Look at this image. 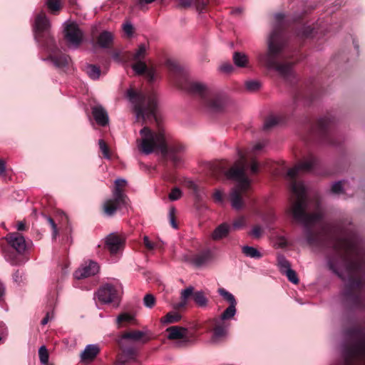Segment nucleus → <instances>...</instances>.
<instances>
[{
    "label": "nucleus",
    "instance_id": "ea45409f",
    "mask_svg": "<svg viewBox=\"0 0 365 365\" xmlns=\"http://www.w3.org/2000/svg\"><path fill=\"white\" fill-rule=\"evenodd\" d=\"M12 279L14 282L17 284L19 286H21L25 284L26 276L23 271L16 269L12 274Z\"/></svg>",
    "mask_w": 365,
    "mask_h": 365
},
{
    "label": "nucleus",
    "instance_id": "4468645a",
    "mask_svg": "<svg viewBox=\"0 0 365 365\" xmlns=\"http://www.w3.org/2000/svg\"><path fill=\"white\" fill-rule=\"evenodd\" d=\"M219 294L230 304L220 315V320L228 321L234 318L237 313V300L235 296L224 288L218 289Z\"/></svg>",
    "mask_w": 365,
    "mask_h": 365
},
{
    "label": "nucleus",
    "instance_id": "423d86ee",
    "mask_svg": "<svg viewBox=\"0 0 365 365\" xmlns=\"http://www.w3.org/2000/svg\"><path fill=\"white\" fill-rule=\"evenodd\" d=\"M33 32L35 40L39 46L48 53L44 61H50L58 68L64 69L68 66L70 57L60 51L51 33V24H34Z\"/></svg>",
    "mask_w": 365,
    "mask_h": 365
},
{
    "label": "nucleus",
    "instance_id": "f8f14e48",
    "mask_svg": "<svg viewBox=\"0 0 365 365\" xmlns=\"http://www.w3.org/2000/svg\"><path fill=\"white\" fill-rule=\"evenodd\" d=\"M96 27L93 26L91 30V39L90 43L93 46H98L101 48L109 50L113 43V34L106 30L101 31L98 35H96Z\"/></svg>",
    "mask_w": 365,
    "mask_h": 365
},
{
    "label": "nucleus",
    "instance_id": "37998d69",
    "mask_svg": "<svg viewBox=\"0 0 365 365\" xmlns=\"http://www.w3.org/2000/svg\"><path fill=\"white\" fill-rule=\"evenodd\" d=\"M39 360L41 364L48 363L49 355L48 350L45 346H41L38 349Z\"/></svg>",
    "mask_w": 365,
    "mask_h": 365
},
{
    "label": "nucleus",
    "instance_id": "f3484780",
    "mask_svg": "<svg viewBox=\"0 0 365 365\" xmlns=\"http://www.w3.org/2000/svg\"><path fill=\"white\" fill-rule=\"evenodd\" d=\"M99 271V265L94 261H89L88 263H86L85 265L78 269L74 272V277L77 279L86 278L91 276H93L97 274Z\"/></svg>",
    "mask_w": 365,
    "mask_h": 365
},
{
    "label": "nucleus",
    "instance_id": "603ef678",
    "mask_svg": "<svg viewBox=\"0 0 365 365\" xmlns=\"http://www.w3.org/2000/svg\"><path fill=\"white\" fill-rule=\"evenodd\" d=\"M331 192L335 195H339L344 192V188L342 185V181L335 182L331 188Z\"/></svg>",
    "mask_w": 365,
    "mask_h": 365
},
{
    "label": "nucleus",
    "instance_id": "39448f33",
    "mask_svg": "<svg viewBox=\"0 0 365 365\" xmlns=\"http://www.w3.org/2000/svg\"><path fill=\"white\" fill-rule=\"evenodd\" d=\"M239 160L235 165L227 170V165L220 162L212 165L210 170L213 176L217 178L220 175H225L227 178L237 182V187L234 188L230 193V201L232 207L239 210L243 207L242 192H245L250 187V180L245 172V154L242 150H238Z\"/></svg>",
    "mask_w": 365,
    "mask_h": 365
},
{
    "label": "nucleus",
    "instance_id": "774afa93",
    "mask_svg": "<svg viewBox=\"0 0 365 365\" xmlns=\"http://www.w3.org/2000/svg\"><path fill=\"white\" fill-rule=\"evenodd\" d=\"M26 224L23 221L18 222L16 228L19 231H24L26 230Z\"/></svg>",
    "mask_w": 365,
    "mask_h": 365
},
{
    "label": "nucleus",
    "instance_id": "09e8293b",
    "mask_svg": "<svg viewBox=\"0 0 365 365\" xmlns=\"http://www.w3.org/2000/svg\"><path fill=\"white\" fill-rule=\"evenodd\" d=\"M245 226V219L244 217H240L235 220L231 225L232 230H238L242 229Z\"/></svg>",
    "mask_w": 365,
    "mask_h": 365
},
{
    "label": "nucleus",
    "instance_id": "a878e982",
    "mask_svg": "<svg viewBox=\"0 0 365 365\" xmlns=\"http://www.w3.org/2000/svg\"><path fill=\"white\" fill-rule=\"evenodd\" d=\"M226 321H222L220 319H215V327L213 328L212 338L214 340L225 336L227 333L228 325Z\"/></svg>",
    "mask_w": 365,
    "mask_h": 365
},
{
    "label": "nucleus",
    "instance_id": "bf43d9fd",
    "mask_svg": "<svg viewBox=\"0 0 365 365\" xmlns=\"http://www.w3.org/2000/svg\"><path fill=\"white\" fill-rule=\"evenodd\" d=\"M143 244L145 247L149 250H153L155 248V244L149 240L148 236L143 237Z\"/></svg>",
    "mask_w": 365,
    "mask_h": 365
},
{
    "label": "nucleus",
    "instance_id": "5fc2aeb1",
    "mask_svg": "<svg viewBox=\"0 0 365 365\" xmlns=\"http://www.w3.org/2000/svg\"><path fill=\"white\" fill-rule=\"evenodd\" d=\"M249 234L253 237L258 239L262 236V230L260 226L256 225L252 228Z\"/></svg>",
    "mask_w": 365,
    "mask_h": 365
},
{
    "label": "nucleus",
    "instance_id": "cd10ccee",
    "mask_svg": "<svg viewBox=\"0 0 365 365\" xmlns=\"http://www.w3.org/2000/svg\"><path fill=\"white\" fill-rule=\"evenodd\" d=\"M232 60L234 64L239 68H245L247 66L249 63L248 56L240 51H235L233 53Z\"/></svg>",
    "mask_w": 365,
    "mask_h": 365
},
{
    "label": "nucleus",
    "instance_id": "338daca9",
    "mask_svg": "<svg viewBox=\"0 0 365 365\" xmlns=\"http://www.w3.org/2000/svg\"><path fill=\"white\" fill-rule=\"evenodd\" d=\"M190 187L193 190L195 195L197 198L200 197L198 186L194 182H191Z\"/></svg>",
    "mask_w": 365,
    "mask_h": 365
},
{
    "label": "nucleus",
    "instance_id": "680f3d73",
    "mask_svg": "<svg viewBox=\"0 0 365 365\" xmlns=\"http://www.w3.org/2000/svg\"><path fill=\"white\" fill-rule=\"evenodd\" d=\"M213 198L216 202L222 203L223 202L222 194L220 190H216L214 192Z\"/></svg>",
    "mask_w": 365,
    "mask_h": 365
},
{
    "label": "nucleus",
    "instance_id": "79ce46f5",
    "mask_svg": "<svg viewBox=\"0 0 365 365\" xmlns=\"http://www.w3.org/2000/svg\"><path fill=\"white\" fill-rule=\"evenodd\" d=\"M261 86V83L256 80H250L245 82V88L250 92H255L259 90Z\"/></svg>",
    "mask_w": 365,
    "mask_h": 365
},
{
    "label": "nucleus",
    "instance_id": "bb28decb",
    "mask_svg": "<svg viewBox=\"0 0 365 365\" xmlns=\"http://www.w3.org/2000/svg\"><path fill=\"white\" fill-rule=\"evenodd\" d=\"M297 5V8L294 10L299 9V11H302L303 9H304L307 11L304 13L302 16V17L297 21L300 20L303 18V16L309 12L311 10L314 9L317 7V4L311 1L310 0H296V2H294V5ZM292 21V19L291 20ZM297 20H293V24H295Z\"/></svg>",
    "mask_w": 365,
    "mask_h": 365
},
{
    "label": "nucleus",
    "instance_id": "f03ea898",
    "mask_svg": "<svg viewBox=\"0 0 365 365\" xmlns=\"http://www.w3.org/2000/svg\"><path fill=\"white\" fill-rule=\"evenodd\" d=\"M167 64L176 78L182 77L185 80L182 82L180 79H176L178 86L197 97L200 109L204 112L211 115L222 113L232 103L231 99L225 92L212 90L202 82L185 78L184 70L177 63L168 61Z\"/></svg>",
    "mask_w": 365,
    "mask_h": 365
},
{
    "label": "nucleus",
    "instance_id": "13d9d810",
    "mask_svg": "<svg viewBox=\"0 0 365 365\" xmlns=\"http://www.w3.org/2000/svg\"><path fill=\"white\" fill-rule=\"evenodd\" d=\"M47 220H48V223L51 225V228H52V231H53V233H52L53 238H56V236H57V235H58L57 225H56V224L55 223L54 220H53L51 217H47Z\"/></svg>",
    "mask_w": 365,
    "mask_h": 365
},
{
    "label": "nucleus",
    "instance_id": "7c9ffc66",
    "mask_svg": "<svg viewBox=\"0 0 365 365\" xmlns=\"http://www.w3.org/2000/svg\"><path fill=\"white\" fill-rule=\"evenodd\" d=\"M121 348H122L123 356L125 358V359H123V360L119 359L117 363V365H124V364L128 360L133 359L136 354L135 349L133 346L123 347V346H122Z\"/></svg>",
    "mask_w": 365,
    "mask_h": 365
},
{
    "label": "nucleus",
    "instance_id": "69168bd1",
    "mask_svg": "<svg viewBox=\"0 0 365 365\" xmlns=\"http://www.w3.org/2000/svg\"><path fill=\"white\" fill-rule=\"evenodd\" d=\"M144 74L146 75L149 81L152 82L155 80V73L153 71L147 68V71Z\"/></svg>",
    "mask_w": 365,
    "mask_h": 365
},
{
    "label": "nucleus",
    "instance_id": "c03bdc74",
    "mask_svg": "<svg viewBox=\"0 0 365 365\" xmlns=\"http://www.w3.org/2000/svg\"><path fill=\"white\" fill-rule=\"evenodd\" d=\"M283 274H285L288 279V280L294 284H297L299 283V278L297 275V273L296 272L292 269V268L289 269H285L284 270V272L283 273Z\"/></svg>",
    "mask_w": 365,
    "mask_h": 365
},
{
    "label": "nucleus",
    "instance_id": "f257e3e1",
    "mask_svg": "<svg viewBox=\"0 0 365 365\" xmlns=\"http://www.w3.org/2000/svg\"><path fill=\"white\" fill-rule=\"evenodd\" d=\"M275 24L267 35L266 48L256 54L258 63L269 71H276L291 87L293 103L302 102L309 106L322 93L321 82L312 78L300 83L293 70L294 62L289 59L297 56L303 38L313 36L314 29L309 24Z\"/></svg>",
    "mask_w": 365,
    "mask_h": 365
},
{
    "label": "nucleus",
    "instance_id": "052dcab7",
    "mask_svg": "<svg viewBox=\"0 0 365 365\" xmlns=\"http://www.w3.org/2000/svg\"><path fill=\"white\" fill-rule=\"evenodd\" d=\"M192 0H179L178 6L183 9L191 6Z\"/></svg>",
    "mask_w": 365,
    "mask_h": 365
},
{
    "label": "nucleus",
    "instance_id": "2eb2a0df",
    "mask_svg": "<svg viewBox=\"0 0 365 365\" xmlns=\"http://www.w3.org/2000/svg\"><path fill=\"white\" fill-rule=\"evenodd\" d=\"M63 34L66 41L75 48H78L83 40V33L78 24H65Z\"/></svg>",
    "mask_w": 365,
    "mask_h": 365
},
{
    "label": "nucleus",
    "instance_id": "0e129e2a",
    "mask_svg": "<svg viewBox=\"0 0 365 365\" xmlns=\"http://www.w3.org/2000/svg\"><path fill=\"white\" fill-rule=\"evenodd\" d=\"M250 170L252 173L256 174L259 171V164L256 161H253L250 165Z\"/></svg>",
    "mask_w": 365,
    "mask_h": 365
},
{
    "label": "nucleus",
    "instance_id": "b1692460",
    "mask_svg": "<svg viewBox=\"0 0 365 365\" xmlns=\"http://www.w3.org/2000/svg\"><path fill=\"white\" fill-rule=\"evenodd\" d=\"M213 257V252L210 249H206L199 254L192 256V263L196 267H200Z\"/></svg>",
    "mask_w": 365,
    "mask_h": 365
},
{
    "label": "nucleus",
    "instance_id": "4c0bfd02",
    "mask_svg": "<svg viewBox=\"0 0 365 365\" xmlns=\"http://www.w3.org/2000/svg\"><path fill=\"white\" fill-rule=\"evenodd\" d=\"M277 265L279 268L280 272L283 274L285 269L291 268L290 262L286 259L283 255H279L277 256Z\"/></svg>",
    "mask_w": 365,
    "mask_h": 365
},
{
    "label": "nucleus",
    "instance_id": "c756f323",
    "mask_svg": "<svg viewBox=\"0 0 365 365\" xmlns=\"http://www.w3.org/2000/svg\"><path fill=\"white\" fill-rule=\"evenodd\" d=\"M84 71H86L88 76L93 81L99 79L102 73L101 68L98 66L91 63H87L85 66Z\"/></svg>",
    "mask_w": 365,
    "mask_h": 365
},
{
    "label": "nucleus",
    "instance_id": "a211bd4d",
    "mask_svg": "<svg viewBox=\"0 0 365 365\" xmlns=\"http://www.w3.org/2000/svg\"><path fill=\"white\" fill-rule=\"evenodd\" d=\"M307 11L303 9L302 11H299V9L294 10L293 12L290 13H286L283 11L279 12H275L272 14V18L274 21H275V23H284L283 21H286L287 23H289L290 20H297L300 19L304 13H305Z\"/></svg>",
    "mask_w": 365,
    "mask_h": 365
},
{
    "label": "nucleus",
    "instance_id": "c85d7f7f",
    "mask_svg": "<svg viewBox=\"0 0 365 365\" xmlns=\"http://www.w3.org/2000/svg\"><path fill=\"white\" fill-rule=\"evenodd\" d=\"M45 4L50 14L56 15L63 7V0H46Z\"/></svg>",
    "mask_w": 365,
    "mask_h": 365
},
{
    "label": "nucleus",
    "instance_id": "49530a36",
    "mask_svg": "<svg viewBox=\"0 0 365 365\" xmlns=\"http://www.w3.org/2000/svg\"><path fill=\"white\" fill-rule=\"evenodd\" d=\"M182 195V192L179 187H174L171 190L168 195V198L170 201H175L179 200Z\"/></svg>",
    "mask_w": 365,
    "mask_h": 365
},
{
    "label": "nucleus",
    "instance_id": "4d7b16f0",
    "mask_svg": "<svg viewBox=\"0 0 365 365\" xmlns=\"http://www.w3.org/2000/svg\"><path fill=\"white\" fill-rule=\"evenodd\" d=\"M175 207H171L169 211V217H170V222L172 225V227L175 229L178 228V225L175 219Z\"/></svg>",
    "mask_w": 365,
    "mask_h": 365
},
{
    "label": "nucleus",
    "instance_id": "473e14b6",
    "mask_svg": "<svg viewBox=\"0 0 365 365\" xmlns=\"http://www.w3.org/2000/svg\"><path fill=\"white\" fill-rule=\"evenodd\" d=\"M56 298L54 295H52L49 297L48 302V307H49V310L47 311L46 316L43 317V319L41 320V324L42 325H46L50 319L53 317V308H54V304L56 302Z\"/></svg>",
    "mask_w": 365,
    "mask_h": 365
},
{
    "label": "nucleus",
    "instance_id": "f704fd0d",
    "mask_svg": "<svg viewBox=\"0 0 365 365\" xmlns=\"http://www.w3.org/2000/svg\"><path fill=\"white\" fill-rule=\"evenodd\" d=\"M181 314L176 312H168L165 317L161 318L160 322L164 324L178 322L181 319Z\"/></svg>",
    "mask_w": 365,
    "mask_h": 365
},
{
    "label": "nucleus",
    "instance_id": "5701e85b",
    "mask_svg": "<svg viewBox=\"0 0 365 365\" xmlns=\"http://www.w3.org/2000/svg\"><path fill=\"white\" fill-rule=\"evenodd\" d=\"M231 231V225L227 222H222L213 230L211 238L215 241L220 240L227 237Z\"/></svg>",
    "mask_w": 365,
    "mask_h": 365
},
{
    "label": "nucleus",
    "instance_id": "de8ad7c7",
    "mask_svg": "<svg viewBox=\"0 0 365 365\" xmlns=\"http://www.w3.org/2000/svg\"><path fill=\"white\" fill-rule=\"evenodd\" d=\"M143 304L146 307L149 309L153 308L155 304V298L154 295L152 294H145L143 298Z\"/></svg>",
    "mask_w": 365,
    "mask_h": 365
},
{
    "label": "nucleus",
    "instance_id": "0eeeda50",
    "mask_svg": "<svg viewBox=\"0 0 365 365\" xmlns=\"http://www.w3.org/2000/svg\"><path fill=\"white\" fill-rule=\"evenodd\" d=\"M126 98L132 104L137 119L156 120L158 99L155 94H145L129 88L126 91Z\"/></svg>",
    "mask_w": 365,
    "mask_h": 365
},
{
    "label": "nucleus",
    "instance_id": "6ab92c4d",
    "mask_svg": "<svg viewBox=\"0 0 365 365\" xmlns=\"http://www.w3.org/2000/svg\"><path fill=\"white\" fill-rule=\"evenodd\" d=\"M123 340H132L134 341H141L145 344L150 340L149 337H145V333L143 331L135 330L124 332L118 340V344L122 346Z\"/></svg>",
    "mask_w": 365,
    "mask_h": 365
},
{
    "label": "nucleus",
    "instance_id": "9d476101",
    "mask_svg": "<svg viewBox=\"0 0 365 365\" xmlns=\"http://www.w3.org/2000/svg\"><path fill=\"white\" fill-rule=\"evenodd\" d=\"M125 179L118 178L115 180V187L112 197L103 203V212L108 217H112L118 210L125 207L128 203V197L120 188L126 185Z\"/></svg>",
    "mask_w": 365,
    "mask_h": 365
},
{
    "label": "nucleus",
    "instance_id": "1a4fd4ad",
    "mask_svg": "<svg viewBox=\"0 0 365 365\" xmlns=\"http://www.w3.org/2000/svg\"><path fill=\"white\" fill-rule=\"evenodd\" d=\"M6 240L10 247L4 250V258L11 265H21L26 261L24 253L26 245L24 236L19 232L9 233Z\"/></svg>",
    "mask_w": 365,
    "mask_h": 365
},
{
    "label": "nucleus",
    "instance_id": "3c124183",
    "mask_svg": "<svg viewBox=\"0 0 365 365\" xmlns=\"http://www.w3.org/2000/svg\"><path fill=\"white\" fill-rule=\"evenodd\" d=\"M34 23H50L46 14L43 11H41L36 14Z\"/></svg>",
    "mask_w": 365,
    "mask_h": 365
},
{
    "label": "nucleus",
    "instance_id": "8fccbe9b",
    "mask_svg": "<svg viewBox=\"0 0 365 365\" xmlns=\"http://www.w3.org/2000/svg\"><path fill=\"white\" fill-rule=\"evenodd\" d=\"M162 178L165 181L170 183H175L177 181L175 173L172 170H167Z\"/></svg>",
    "mask_w": 365,
    "mask_h": 365
},
{
    "label": "nucleus",
    "instance_id": "a18cd8bd",
    "mask_svg": "<svg viewBox=\"0 0 365 365\" xmlns=\"http://www.w3.org/2000/svg\"><path fill=\"white\" fill-rule=\"evenodd\" d=\"M98 145L101 151L102 152L103 157L106 159H110V154L109 151V148L107 145L106 143L103 139H100L98 140Z\"/></svg>",
    "mask_w": 365,
    "mask_h": 365
},
{
    "label": "nucleus",
    "instance_id": "2f4dec72",
    "mask_svg": "<svg viewBox=\"0 0 365 365\" xmlns=\"http://www.w3.org/2000/svg\"><path fill=\"white\" fill-rule=\"evenodd\" d=\"M242 252L247 257L253 259H260L262 257V253L254 247L245 245L242 247Z\"/></svg>",
    "mask_w": 365,
    "mask_h": 365
},
{
    "label": "nucleus",
    "instance_id": "a19ab883",
    "mask_svg": "<svg viewBox=\"0 0 365 365\" xmlns=\"http://www.w3.org/2000/svg\"><path fill=\"white\" fill-rule=\"evenodd\" d=\"M146 46L144 43H141L139 45L138 49L133 54L132 58L133 61L142 60L145 58V53H146Z\"/></svg>",
    "mask_w": 365,
    "mask_h": 365
},
{
    "label": "nucleus",
    "instance_id": "4be33fe9",
    "mask_svg": "<svg viewBox=\"0 0 365 365\" xmlns=\"http://www.w3.org/2000/svg\"><path fill=\"white\" fill-rule=\"evenodd\" d=\"M194 292V287L192 286L182 289L180 292V301L173 304V309L180 310L185 308L187 304L188 299H193Z\"/></svg>",
    "mask_w": 365,
    "mask_h": 365
},
{
    "label": "nucleus",
    "instance_id": "58836bf2",
    "mask_svg": "<svg viewBox=\"0 0 365 365\" xmlns=\"http://www.w3.org/2000/svg\"><path fill=\"white\" fill-rule=\"evenodd\" d=\"M135 61L136 63L132 65L133 70L138 75H143L147 71L148 67L146 63L142 60H137Z\"/></svg>",
    "mask_w": 365,
    "mask_h": 365
},
{
    "label": "nucleus",
    "instance_id": "ddd939ff",
    "mask_svg": "<svg viewBox=\"0 0 365 365\" xmlns=\"http://www.w3.org/2000/svg\"><path fill=\"white\" fill-rule=\"evenodd\" d=\"M219 294L230 304L220 315V320L228 321L234 318L237 313V300L235 296L224 288L218 289Z\"/></svg>",
    "mask_w": 365,
    "mask_h": 365
},
{
    "label": "nucleus",
    "instance_id": "e2e57ef3",
    "mask_svg": "<svg viewBox=\"0 0 365 365\" xmlns=\"http://www.w3.org/2000/svg\"><path fill=\"white\" fill-rule=\"evenodd\" d=\"M110 53L112 58L116 62H121L120 52L119 51H109Z\"/></svg>",
    "mask_w": 365,
    "mask_h": 365
},
{
    "label": "nucleus",
    "instance_id": "7ed1b4c3",
    "mask_svg": "<svg viewBox=\"0 0 365 365\" xmlns=\"http://www.w3.org/2000/svg\"><path fill=\"white\" fill-rule=\"evenodd\" d=\"M140 135L141 138L137 140V143L143 153L149 155L157 149L163 158L171 161L174 167L183 163V155L187 150L185 144L173 140L163 130L155 133L146 126L140 130Z\"/></svg>",
    "mask_w": 365,
    "mask_h": 365
},
{
    "label": "nucleus",
    "instance_id": "864d4df0",
    "mask_svg": "<svg viewBox=\"0 0 365 365\" xmlns=\"http://www.w3.org/2000/svg\"><path fill=\"white\" fill-rule=\"evenodd\" d=\"M219 69L224 73H230L234 71V67L230 62H225L220 66Z\"/></svg>",
    "mask_w": 365,
    "mask_h": 365
},
{
    "label": "nucleus",
    "instance_id": "aec40b11",
    "mask_svg": "<svg viewBox=\"0 0 365 365\" xmlns=\"http://www.w3.org/2000/svg\"><path fill=\"white\" fill-rule=\"evenodd\" d=\"M168 333V339L170 340L182 339L184 342H187V329L180 326H172L166 329Z\"/></svg>",
    "mask_w": 365,
    "mask_h": 365
},
{
    "label": "nucleus",
    "instance_id": "dca6fc26",
    "mask_svg": "<svg viewBox=\"0 0 365 365\" xmlns=\"http://www.w3.org/2000/svg\"><path fill=\"white\" fill-rule=\"evenodd\" d=\"M123 239L120 235L112 232L105 237L104 247L111 255H115L123 248Z\"/></svg>",
    "mask_w": 365,
    "mask_h": 365
},
{
    "label": "nucleus",
    "instance_id": "20e7f679",
    "mask_svg": "<svg viewBox=\"0 0 365 365\" xmlns=\"http://www.w3.org/2000/svg\"><path fill=\"white\" fill-rule=\"evenodd\" d=\"M304 142H316L336 148L341 147L345 138L336 128V118L331 113L319 118L315 123L306 118L300 133Z\"/></svg>",
    "mask_w": 365,
    "mask_h": 365
},
{
    "label": "nucleus",
    "instance_id": "412c9836",
    "mask_svg": "<svg viewBox=\"0 0 365 365\" xmlns=\"http://www.w3.org/2000/svg\"><path fill=\"white\" fill-rule=\"evenodd\" d=\"M92 115L98 125L106 126L108 124V115L107 111L101 105H96L91 108Z\"/></svg>",
    "mask_w": 365,
    "mask_h": 365
},
{
    "label": "nucleus",
    "instance_id": "c9c22d12",
    "mask_svg": "<svg viewBox=\"0 0 365 365\" xmlns=\"http://www.w3.org/2000/svg\"><path fill=\"white\" fill-rule=\"evenodd\" d=\"M192 299L200 307H205L207 305L208 299L202 291L195 292Z\"/></svg>",
    "mask_w": 365,
    "mask_h": 365
},
{
    "label": "nucleus",
    "instance_id": "6e6552de",
    "mask_svg": "<svg viewBox=\"0 0 365 365\" xmlns=\"http://www.w3.org/2000/svg\"><path fill=\"white\" fill-rule=\"evenodd\" d=\"M331 365H365V341H345L340 358Z\"/></svg>",
    "mask_w": 365,
    "mask_h": 365
},
{
    "label": "nucleus",
    "instance_id": "6e6d98bb",
    "mask_svg": "<svg viewBox=\"0 0 365 365\" xmlns=\"http://www.w3.org/2000/svg\"><path fill=\"white\" fill-rule=\"evenodd\" d=\"M123 31L127 37H131L134 31L133 24H123Z\"/></svg>",
    "mask_w": 365,
    "mask_h": 365
},
{
    "label": "nucleus",
    "instance_id": "72a5a7b5",
    "mask_svg": "<svg viewBox=\"0 0 365 365\" xmlns=\"http://www.w3.org/2000/svg\"><path fill=\"white\" fill-rule=\"evenodd\" d=\"M133 320L134 317L132 314L127 312H123L120 314L116 318V324L118 328L120 329L124 327L123 323L129 324L133 322Z\"/></svg>",
    "mask_w": 365,
    "mask_h": 365
},
{
    "label": "nucleus",
    "instance_id": "393cba45",
    "mask_svg": "<svg viewBox=\"0 0 365 365\" xmlns=\"http://www.w3.org/2000/svg\"><path fill=\"white\" fill-rule=\"evenodd\" d=\"M101 349L98 344H88L81 354L83 361H93L100 353Z\"/></svg>",
    "mask_w": 365,
    "mask_h": 365
},
{
    "label": "nucleus",
    "instance_id": "e433bc0d",
    "mask_svg": "<svg viewBox=\"0 0 365 365\" xmlns=\"http://www.w3.org/2000/svg\"><path fill=\"white\" fill-rule=\"evenodd\" d=\"M280 123V118L275 116L268 117L264 123L263 130H269Z\"/></svg>",
    "mask_w": 365,
    "mask_h": 365
},
{
    "label": "nucleus",
    "instance_id": "9b49d317",
    "mask_svg": "<svg viewBox=\"0 0 365 365\" xmlns=\"http://www.w3.org/2000/svg\"><path fill=\"white\" fill-rule=\"evenodd\" d=\"M96 295L98 301L103 304H113L114 307H118L120 304L119 289L112 284L106 283L101 286Z\"/></svg>",
    "mask_w": 365,
    "mask_h": 365
}]
</instances>
